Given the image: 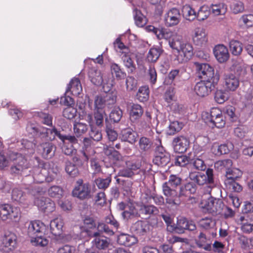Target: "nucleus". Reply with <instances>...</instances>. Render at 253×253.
<instances>
[{
  "label": "nucleus",
  "mask_w": 253,
  "mask_h": 253,
  "mask_svg": "<svg viewBox=\"0 0 253 253\" xmlns=\"http://www.w3.org/2000/svg\"><path fill=\"white\" fill-rule=\"evenodd\" d=\"M170 47L175 50L173 52V60L177 64L184 63L189 61L194 55L191 43L182 41L180 36H175L169 41Z\"/></svg>",
  "instance_id": "obj_1"
},
{
  "label": "nucleus",
  "mask_w": 253,
  "mask_h": 253,
  "mask_svg": "<svg viewBox=\"0 0 253 253\" xmlns=\"http://www.w3.org/2000/svg\"><path fill=\"white\" fill-rule=\"evenodd\" d=\"M202 118L205 123L217 128H222L225 125V118L222 115L221 110L218 108H212L210 112H205L202 114Z\"/></svg>",
  "instance_id": "obj_2"
},
{
  "label": "nucleus",
  "mask_w": 253,
  "mask_h": 253,
  "mask_svg": "<svg viewBox=\"0 0 253 253\" xmlns=\"http://www.w3.org/2000/svg\"><path fill=\"white\" fill-rule=\"evenodd\" d=\"M189 178L192 182L198 185H203L205 184H213V171L211 169H208L206 174L200 172H191Z\"/></svg>",
  "instance_id": "obj_3"
},
{
  "label": "nucleus",
  "mask_w": 253,
  "mask_h": 253,
  "mask_svg": "<svg viewBox=\"0 0 253 253\" xmlns=\"http://www.w3.org/2000/svg\"><path fill=\"white\" fill-rule=\"evenodd\" d=\"M32 176L35 182L42 183L45 180L47 182H50L54 180L57 175L56 172L51 173L49 171L48 175H46V170L45 169H41L40 167L34 168L32 170Z\"/></svg>",
  "instance_id": "obj_4"
},
{
  "label": "nucleus",
  "mask_w": 253,
  "mask_h": 253,
  "mask_svg": "<svg viewBox=\"0 0 253 253\" xmlns=\"http://www.w3.org/2000/svg\"><path fill=\"white\" fill-rule=\"evenodd\" d=\"M95 152L93 148L86 147L85 149L76 152L72 158L73 162L78 166H82L91 159Z\"/></svg>",
  "instance_id": "obj_5"
},
{
  "label": "nucleus",
  "mask_w": 253,
  "mask_h": 253,
  "mask_svg": "<svg viewBox=\"0 0 253 253\" xmlns=\"http://www.w3.org/2000/svg\"><path fill=\"white\" fill-rule=\"evenodd\" d=\"M239 79L235 74H224L223 78V86L226 91H235L239 87Z\"/></svg>",
  "instance_id": "obj_6"
},
{
  "label": "nucleus",
  "mask_w": 253,
  "mask_h": 253,
  "mask_svg": "<svg viewBox=\"0 0 253 253\" xmlns=\"http://www.w3.org/2000/svg\"><path fill=\"white\" fill-rule=\"evenodd\" d=\"M29 168L27 160L22 155H19L15 159L14 165L11 167L10 170L12 174L27 176L29 174L26 171Z\"/></svg>",
  "instance_id": "obj_7"
},
{
  "label": "nucleus",
  "mask_w": 253,
  "mask_h": 253,
  "mask_svg": "<svg viewBox=\"0 0 253 253\" xmlns=\"http://www.w3.org/2000/svg\"><path fill=\"white\" fill-rule=\"evenodd\" d=\"M167 183H164L162 186L164 195L166 196V204L170 206L178 205L180 202L179 194L176 189L167 185Z\"/></svg>",
  "instance_id": "obj_8"
},
{
  "label": "nucleus",
  "mask_w": 253,
  "mask_h": 253,
  "mask_svg": "<svg viewBox=\"0 0 253 253\" xmlns=\"http://www.w3.org/2000/svg\"><path fill=\"white\" fill-rule=\"evenodd\" d=\"M199 77L202 80L212 81L214 80L213 68L207 63H196Z\"/></svg>",
  "instance_id": "obj_9"
},
{
  "label": "nucleus",
  "mask_w": 253,
  "mask_h": 253,
  "mask_svg": "<svg viewBox=\"0 0 253 253\" xmlns=\"http://www.w3.org/2000/svg\"><path fill=\"white\" fill-rule=\"evenodd\" d=\"M214 87V81L202 80L196 84L194 90L197 95L204 97L208 96Z\"/></svg>",
  "instance_id": "obj_10"
},
{
  "label": "nucleus",
  "mask_w": 253,
  "mask_h": 253,
  "mask_svg": "<svg viewBox=\"0 0 253 253\" xmlns=\"http://www.w3.org/2000/svg\"><path fill=\"white\" fill-rule=\"evenodd\" d=\"M77 183L78 185L76 186L73 190V195L81 200L88 198L90 193L89 184L83 183L82 179L78 180Z\"/></svg>",
  "instance_id": "obj_11"
},
{
  "label": "nucleus",
  "mask_w": 253,
  "mask_h": 253,
  "mask_svg": "<svg viewBox=\"0 0 253 253\" xmlns=\"http://www.w3.org/2000/svg\"><path fill=\"white\" fill-rule=\"evenodd\" d=\"M224 206V205L221 200L211 198L206 201L204 208L209 213L219 214L221 212Z\"/></svg>",
  "instance_id": "obj_12"
},
{
  "label": "nucleus",
  "mask_w": 253,
  "mask_h": 253,
  "mask_svg": "<svg viewBox=\"0 0 253 253\" xmlns=\"http://www.w3.org/2000/svg\"><path fill=\"white\" fill-rule=\"evenodd\" d=\"M170 156L162 147H158L155 152V156L153 160L154 164L161 167L166 166L170 162Z\"/></svg>",
  "instance_id": "obj_13"
},
{
  "label": "nucleus",
  "mask_w": 253,
  "mask_h": 253,
  "mask_svg": "<svg viewBox=\"0 0 253 253\" xmlns=\"http://www.w3.org/2000/svg\"><path fill=\"white\" fill-rule=\"evenodd\" d=\"M44 225L40 220L31 221L28 225L27 234L30 237L44 235Z\"/></svg>",
  "instance_id": "obj_14"
},
{
  "label": "nucleus",
  "mask_w": 253,
  "mask_h": 253,
  "mask_svg": "<svg viewBox=\"0 0 253 253\" xmlns=\"http://www.w3.org/2000/svg\"><path fill=\"white\" fill-rule=\"evenodd\" d=\"M189 140L185 136L180 135L175 137L172 141L173 149L178 153H185L189 145Z\"/></svg>",
  "instance_id": "obj_15"
},
{
  "label": "nucleus",
  "mask_w": 253,
  "mask_h": 253,
  "mask_svg": "<svg viewBox=\"0 0 253 253\" xmlns=\"http://www.w3.org/2000/svg\"><path fill=\"white\" fill-rule=\"evenodd\" d=\"M180 18L179 9L176 8H172L169 10L165 15V24L168 27L176 25L179 23Z\"/></svg>",
  "instance_id": "obj_16"
},
{
  "label": "nucleus",
  "mask_w": 253,
  "mask_h": 253,
  "mask_svg": "<svg viewBox=\"0 0 253 253\" xmlns=\"http://www.w3.org/2000/svg\"><path fill=\"white\" fill-rule=\"evenodd\" d=\"M61 100L63 101L64 105L68 106L63 111V117L69 120L75 118L76 116L77 110L76 108L69 106L74 102L73 98L68 96L61 97Z\"/></svg>",
  "instance_id": "obj_17"
},
{
  "label": "nucleus",
  "mask_w": 253,
  "mask_h": 253,
  "mask_svg": "<svg viewBox=\"0 0 253 253\" xmlns=\"http://www.w3.org/2000/svg\"><path fill=\"white\" fill-rule=\"evenodd\" d=\"M192 41L196 46L202 47L206 45L208 42V37L205 30L201 28H196L192 35Z\"/></svg>",
  "instance_id": "obj_18"
},
{
  "label": "nucleus",
  "mask_w": 253,
  "mask_h": 253,
  "mask_svg": "<svg viewBox=\"0 0 253 253\" xmlns=\"http://www.w3.org/2000/svg\"><path fill=\"white\" fill-rule=\"evenodd\" d=\"M103 152L106 156L116 163L124 161L125 157L118 151L116 150L114 147L111 145H104Z\"/></svg>",
  "instance_id": "obj_19"
},
{
  "label": "nucleus",
  "mask_w": 253,
  "mask_h": 253,
  "mask_svg": "<svg viewBox=\"0 0 253 253\" xmlns=\"http://www.w3.org/2000/svg\"><path fill=\"white\" fill-rule=\"evenodd\" d=\"M149 229V224L146 221L142 220H138L130 227L131 232L138 236L146 235Z\"/></svg>",
  "instance_id": "obj_20"
},
{
  "label": "nucleus",
  "mask_w": 253,
  "mask_h": 253,
  "mask_svg": "<svg viewBox=\"0 0 253 253\" xmlns=\"http://www.w3.org/2000/svg\"><path fill=\"white\" fill-rule=\"evenodd\" d=\"M213 52L216 59L220 63L226 62L229 58L228 50L223 44L216 45L214 48Z\"/></svg>",
  "instance_id": "obj_21"
},
{
  "label": "nucleus",
  "mask_w": 253,
  "mask_h": 253,
  "mask_svg": "<svg viewBox=\"0 0 253 253\" xmlns=\"http://www.w3.org/2000/svg\"><path fill=\"white\" fill-rule=\"evenodd\" d=\"M56 146L51 142H45L41 144L39 150L44 159H50L54 156Z\"/></svg>",
  "instance_id": "obj_22"
},
{
  "label": "nucleus",
  "mask_w": 253,
  "mask_h": 253,
  "mask_svg": "<svg viewBox=\"0 0 253 253\" xmlns=\"http://www.w3.org/2000/svg\"><path fill=\"white\" fill-rule=\"evenodd\" d=\"M90 237H94V245L98 249L104 250L108 247L110 240L105 237L99 236V233L98 232H95L92 234H88Z\"/></svg>",
  "instance_id": "obj_23"
},
{
  "label": "nucleus",
  "mask_w": 253,
  "mask_h": 253,
  "mask_svg": "<svg viewBox=\"0 0 253 253\" xmlns=\"http://www.w3.org/2000/svg\"><path fill=\"white\" fill-rule=\"evenodd\" d=\"M37 204L40 210L47 213L53 211L55 209L54 202L49 198L40 199Z\"/></svg>",
  "instance_id": "obj_24"
},
{
  "label": "nucleus",
  "mask_w": 253,
  "mask_h": 253,
  "mask_svg": "<svg viewBox=\"0 0 253 253\" xmlns=\"http://www.w3.org/2000/svg\"><path fill=\"white\" fill-rule=\"evenodd\" d=\"M88 76L93 84L97 86L102 85L103 80L100 70L95 67L90 68L88 72Z\"/></svg>",
  "instance_id": "obj_25"
},
{
  "label": "nucleus",
  "mask_w": 253,
  "mask_h": 253,
  "mask_svg": "<svg viewBox=\"0 0 253 253\" xmlns=\"http://www.w3.org/2000/svg\"><path fill=\"white\" fill-rule=\"evenodd\" d=\"M64 222L61 218H55L51 221L50 229L51 234L55 237H60L63 233Z\"/></svg>",
  "instance_id": "obj_26"
},
{
  "label": "nucleus",
  "mask_w": 253,
  "mask_h": 253,
  "mask_svg": "<svg viewBox=\"0 0 253 253\" xmlns=\"http://www.w3.org/2000/svg\"><path fill=\"white\" fill-rule=\"evenodd\" d=\"M82 91V86L79 79L77 78L72 79L68 84L66 93L70 92L72 95L77 96Z\"/></svg>",
  "instance_id": "obj_27"
},
{
  "label": "nucleus",
  "mask_w": 253,
  "mask_h": 253,
  "mask_svg": "<svg viewBox=\"0 0 253 253\" xmlns=\"http://www.w3.org/2000/svg\"><path fill=\"white\" fill-rule=\"evenodd\" d=\"M4 247L7 248V252L14 250L17 247V236L13 233L5 235L2 240Z\"/></svg>",
  "instance_id": "obj_28"
},
{
  "label": "nucleus",
  "mask_w": 253,
  "mask_h": 253,
  "mask_svg": "<svg viewBox=\"0 0 253 253\" xmlns=\"http://www.w3.org/2000/svg\"><path fill=\"white\" fill-rule=\"evenodd\" d=\"M121 137L123 141L132 144L136 141L138 134L132 128H126L121 131Z\"/></svg>",
  "instance_id": "obj_29"
},
{
  "label": "nucleus",
  "mask_w": 253,
  "mask_h": 253,
  "mask_svg": "<svg viewBox=\"0 0 253 253\" xmlns=\"http://www.w3.org/2000/svg\"><path fill=\"white\" fill-rule=\"evenodd\" d=\"M144 111L142 107L138 104H132L130 106L129 119L132 122H137L143 114Z\"/></svg>",
  "instance_id": "obj_30"
},
{
  "label": "nucleus",
  "mask_w": 253,
  "mask_h": 253,
  "mask_svg": "<svg viewBox=\"0 0 253 253\" xmlns=\"http://www.w3.org/2000/svg\"><path fill=\"white\" fill-rule=\"evenodd\" d=\"M33 129L38 133V134L42 137L53 139L56 136L58 130L53 127L52 129L48 128L45 127H40L39 128Z\"/></svg>",
  "instance_id": "obj_31"
},
{
  "label": "nucleus",
  "mask_w": 253,
  "mask_h": 253,
  "mask_svg": "<svg viewBox=\"0 0 253 253\" xmlns=\"http://www.w3.org/2000/svg\"><path fill=\"white\" fill-rule=\"evenodd\" d=\"M197 186L192 182H189L180 187L179 192V197H190L191 194L196 193Z\"/></svg>",
  "instance_id": "obj_32"
},
{
  "label": "nucleus",
  "mask_w": 253,
  "mask_h": 253,
  "mask_svg": "<svg viewBox=\"0 0 253 253\" xmlns=\"http://www.w3.org/2000/svg\"><path fill=\"white\" fill-rule=\"evenodd\" d=\"M117 242L120 245L130 247L137 243V239L134 236L121 233L118 237Z\"/></svg>",
  "instance_id": "obj_33"
},
{
  "label": "nucleus",
  "mask_w": 253,
  "mask_h": 253,
  "mask_svg": "<svg viewBox=\"0 0 253 253\" xmlns=\"http://www.w3.org/2000/svg\"><path fill=\"white\" fill-rule=\"evenodd\" d=\"M234 148V145L231 142H227L226 143L220 145L215 146L214 144L212 147L214 153L216 155L228 154Z\"/></svg>",
  "instance_id": "obj_34"
},
{
  "label": "nucleus",
  "mask_w": 253,
  "mask_h": 253,
  "mask_svg": "<svg viewBox=\"0 0 253 253\" xmlns=\"http://www.w3.org/2000/svg\"><path fill=\"white\" fill-rule=\"evenodd\" d=\"M209 7L210 11L215 16L223 15L227 11V6L223 2L211 4Z\"/></svg>",
  "instance_id": "obj_35"
},
{
  "label": "nucleus",
  "mask_w": 253,
  "mask_h": 253,
  "mask_svg": "<svg viewBox=\"0 0 253 253\" xmlns=\"http://www.w3.org/2000/svg\"><path fill=\"white\" fill-rule=\"evenodd\" d=\"M122 58L125 67L128 70V72L132 73L135 70V65L130 57V53L129 52L123 51Z\"/></svg>",
  "instance_id": "obj_36"
},
{
  "label": "nucleus",
  "mask_w": 253,
  "mask_h": 253,
  "mask_svg": "<svg viewBox=\"0 0 253 253\" xmlns=\"http://www.w3.org/2000/svg\"><path fill=\"white\" fill-rule=\"evenodd\" d=\"M133 14L135 23L138 27H143L147 24V19L140 10L135 8Z\"/></svg>",
  "instance_id": "obj_37"
},
{
  "label": "nucleus",
  "mask_w": 253,
  "mask_h": 253,
  "mask_svg": "<svg viewBox=\"0 0 253 253\" xmlns=\"http://www.w3.org/2000/svg\"><path fill=\"white\" fill-rule=\"evenodd\" d=\"M211 14L210 8L207 5L201 6L196 13V18L200 21L207 19Z\"/></svg>",
  "instance_id": "obj_38"
},
{
  "label": "nucleus",
  "mask_w": 253,
  "mask_h": 253,
  "mask_svg": "<svg viewBox=\"0 0 253 253\" xmlns=\"http://www.w3.org/2000/svg\"><path fill=\"white\" fill-rule=\"evenodd\" d=\"M182 12L183 16L189 21H193L196 18V12L195 10L188 4L183 6Z\"/></svg>",
  "instance_id": "obj_39"
},
{
  "label": "nucleus",
  "mask_w": 253,
  "mask_h": 253,
  "mask_svg": "<svg viewBox=\"0 0 253 253\" xmlns=\"http://www.w3.org/2000/svg\"><path fill=\"white\" fill-rule=\"evenodd\" d=\"M149 97V88L148 86H141L136 94L137 99L140 102L146 101Z\"/></svg>",
  "instance_id": "obj_40"
},
{
  "label": "nucleus",
  "mask_w": 253,
  "mask_h": 253,
  "mask_svg": "<svg viewBox=\"0 0 253 253\" xmlns=\"http://www.w3.org/2000/svg\"><path fill=\"white\" fill-rule=\"evenodd\" d=\"M229 48L233 55H239L243 50L242 44L237 40H232L229 42Z\"/></svg>",
  "instance_id": "obj_41"
},
{
  "label": "nucleus",
  "mask_w": 253,
  "mask_h": 253,
  "mask_svg": "<svg viewBox=\"0 0 253 253\" xmlns=\"http://www.w3.org/2000/svg\"><path fill=\"white\" fill-rule=\"evenodd\" d=\"M48 195L53 198L60 199L62 197L63 190L62 187L57 185L50 187L47 190Z\"/></svg>",
  "instance_id": "obj_42"
},
{
  "label": "nucleus",
  "mask_w": 253,
  "mask_h": 253,
  "mask_svg": "<svg viewBox=\"0 0 253 253\" xmlns=\"http://www.w3.org/2000/svg\"><path fill=\"white\" fill-rule=\"evenodd\" d=\"M199 224L202 228L208 230L213 228L215 226L216 222L212 217H205L199 220Z\"/></svg>",
  "instance_id": "obj_43"
},
{
  "label": "nucleus",
  "mask_w": 253,
  "mask_h": 253,
  "mask_svg": "<svg viewBox=\"0 0 253 253\" xmlns=\"http://www.w3.org/2000/svg\"><path fill=\"white\" fill-rule=\"evenodd\" d=\"M137 214V209L134 206L129 203L126 205V209L122 212V216L125 219H128L131 217L136 216Z\"/></svg>",
  "instance_id": "obj_44"
},
{
  "label": "nucleus",
  "mask_w": 253,
  "mask_h": 253,
  "mask_svg": "<svg viewBox=\"0 0 253 253\" xmlns=\"http://www.w3.org/2000/svg\"><path fill=\"white\" fill-rule=\"evenodd\" d=\"M73 128L76 136L80 137L86 132L88 130V126L85 123L76 122L74 124Z\"/></svg>",
  "instance_id": "obj_45"
},
{
  "label": "nucleus",
  "mask_w": 253,
  "mask_h": 253,
  "mask_svg": "<svg viewBox=\"0 0 253 253\" xmlns=\"http://www.w3.org/2000/svg\"><path fill=\"white\" fill-rule=\"evenodd\" d=\"M110 68L112 74L115 76L117 80H121L126 77V73L118 64L115 63H112Z\"/></svg>",
  "instance_id": "obj_46"
},
{
  "label": "nucleus",
  "mask_w": 253,
  "mask_h": 253,
  "mask_svg": "<svg viewBox=\"0 0 253 253\" xmlns=\"http://www.w3.org/2000/svg\"><path fill=\"white\" fill-rule=\"evenodd\" d=\"M188 224V220L185 217H180L177 219V223L174 228V230L179 234L183 233L186 230Z\"/></svg>",
  "instance_id": "obj_47"
},
{
  "label": "nucleus",
  "mask_w": 253,
  "mask_h": 253,
  "mask_svg": "<svg viewBox=\"0 0 253 253\" xmlns=\"http://www.w3.org/2000/svg\"><path fill=\"white\" fill-rule=\"evenodd\" d=\"M76 164H73L70 161L66 162L65 170L66 172L71 177H75L79 174L78 169Z\"/></svg>",
  "instance_id": "obj_48"
},
{
  "label": "nucleus",
  "mask_w": 253,
  "mask_h": 253,
  "mask_svg": "<svg viewBox=\"0 0 253 253\" xmlns=\"http://www.w3.org/2000/svg\"><path fill=\"white\" fill-rule=\"evenodd\" d=\"M140 211L145 215H154L159 212V210L154 205H142L140 206Z\"/></svg>",
  "instance_id": "obj_49"
},
{
  "label": "nucleus",
  "mask_w": 253,
  "mask_h": 253,
  "mask_svg": "<svg viewBox=\"0 0 253 253\" xmlns=\"http://www.w3.org/2000/svg\"><path fill=\"white\" fill-rule=\"evenodd\" d=\"M44 235H38L37 236L31 237V241L34 245L36 246H46L48 244V240L44 237Z\"/></svg>",
  "instance_id": "obj_50"
},
{
  "label": "nucleus",
  "mask_w": 253,
  "mask_h": 253,
  "mask_svg": "<svg viewBox=\"0 0 253 253\" xmlns=\"http://www.w3.org/2000/svg\"><path fill=\"white\" fill-rule=\"evenodd\" d=\"M175 36H179L174 33L170 30L166 28H161L160 34L158 38V39H166L171 41Z\"/></svg>",
  "instance_id": "obj_51"
},
{
  "label": "nucleus",
  "mask_w": 253,
  "mask_h": 253,
  "mask_svg": "<svg viewBox=\"0 0 253 253\" xmlns=\"http://www.w3.org/2000/svg\"><path fill=\"white\" fill-rule=\"evenodd\" d=\"M182 182V178L176 175H170L168 181L165 182L167 185L170 186L173 188H176L177 186L181 185Z\"/></svg>",
  "instance_id": "obj_52"
},
{
  "label": "nucleus",
  "mask_w": 253,
  "mask_h": 253,
  "mask_svg": "<svg viewBox=\"0 0 253 253\" xmlns=\"http://www.w3.org/2000/svg\"><path fill=\"white\" fill-rule=\"evenodd\" d=\"M183 126V124L178 121L170 122L168 133L169 135H173L176 132H179L182 128Z\"/></svg>",
  "instance_id": "obj_53"
},
{
  "label": "nucleus",
  "mask_w": 253,
  "mask_h": 253,
  "mask_svg": "<svg viewBox=\"0 0 253 253\" xmlns=\"http://www.w3.org/2000/svg\"><path fill=\"white\" fill-rule=\"evenodd\" d=\"M9 211L8 219H10L15 222L18 221L21 217V213L20 208L10 205V210Z\"/></svg>",
  "instance_id": "obj_54"
},
{
  "label": "nucleus",
  "mask_w": 253,
  "mask_h": 253,
  "mask_svg": "<svg viewBox=\"0 0 253 253\" xmlns=\"http://www.w3.org/2000/svg\"><path fill=\"white\" fill-rule=\"evenodd\" d=\"M152 143L149 138L146 137H141L139 141V147L140 149L146 151L150 149L152 146Z\"/></svg>",
  "instance_id": "obj_55"
},
{
  "label": "nucleus",
  "mask_w": 253,
  "mask_h": 253,
  "mask_svg": "<svg viewBox=\"0 0 253 253\" xmlns=\"http://www.w3.org/2000/svg\"><path fill=\"white\" fill-rule=\"evenodd\" d=\"M104 110H94V118L95 121V124L98 126H103L104 120V114H105Z\"/></svg>",
  "instance_id": "obj_56"
},
{
  "label": "nucleus",
  "mask_w": 253,
  "mask_h": 253,
  "mask_svg": "<svg viewBox=\"0 0 253 253\" xmlns=\"http://www.w3.org/2000/svg\"><path fill=\"white\" fill-rule=\"evenodd\" d=\"M160 56V52L159 50L155 48H151L147 54V59L149 62H155L159 58Z\"/></svg>",
  "instance_id": "obj_57"
},
{
  "label": "nucleus",
  "mask_w": 253,
  "mask_h": 253,
  "mask_svg": "<svg viewBox=\"0 0 253 253\" xmlns=\"http://www.w3.org/2000/svg\"><path fill=\"white\" fill-rule=\"evenodd\" d=\"M84 224L85 230L87 234H92V233H90L89 229L95 228L96 224L94 220L92 217L89 216L85 217L84 220Z\"/></svg>",
  "instance_id": "obj_58"
},
{
  "label": "nucleus",
  "mask_w": 253,
  "mask_h": 253,
  "mask_svg": "<svg viewBox=\"0 0 253 253\" xmlns=\"http://www.w3.org/2000/svg\"><path fill=\"white\" fill-rule=\"evenodd\" d=\"M147 75L151 84H155L157 82V74L154 66H150L149 67Z\"/></svg>",
  "instance_id": "obj_59"
},
{
  "label": "nucleus",
  "mask_w": 253,
  "mask_h": 253,
  "mask_svg": "<svg viewBox=\"0 0 253 253\" xmlns=\"http://www.w3.org/2000/svg\"><path fill=\"white\" fill-rule=\"evenodd\" d=\"M98 228L99 231L103 232L109 236L113 235L117 231H116V230L113 229L111 226L107 224H105V223H99L98 225Z\"/></svg>",
  "instance_id": "obj_60"
},
{
  "label": "nucleus",
  "mask_w": 253,
  "mask_h": 253,
  "mask_svg": "<svg viewBox=\"0 0 253 253\" xmlns=\"http://www.w3.org/2000/svg\"><path fill=\"white\" fill-rule=\"evenodd\" d=\"M9 210H10V205H0V217L2 220H5L9 218Z\"/></svg>",
  "instance_id": "obj_61"
},
{
  "label": "nucleus",
  "mask_w": 253,
  "mask_h": 253,
  "mask_svg": "<svg viewBox=\"0 0 253 253\" xmlns=\"http://www.w3.org/2000/svg\"><path fill=\"white\" fill-rule=\"evenodd\" d=\"M241 175V171L238 169H229L226 171V176L227 179L235 180Z\"/></svg>",
  "instance_id": "obj_62"
},
{
  "label": "nucleus",
  "mask_w": 253,
  "mask_h": 253,
  "mask_svg": "<svg viewBox=\"0 0 253 253\" xmlns=\"http://www.w3.org/2000/svg\"><path fill=\"white\" fill-rule=\"evenodd\" d=\"M123 115L122 111L119 108H115L113 109L110 114V118L115 123L119 122Z\"/></svg>",
  "instance_id": "obj_63"
},
{
  "label": "nucleus",
  "mask_w": 253,
  "mask_h": 253,
  "mask_svg": "<svg viewBox=\"0 0 253 253\" xmlns=\"http://www.w3.org/2000/svg\"><path fill=\"white\" fill-rule=\"evenodd\" d=\"M214 99L218 104H222L228 99L227 94L222 90H217L214 94Z\"/></svg>",
  "instance_id": "obj_64"
}]
</instances>
